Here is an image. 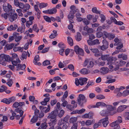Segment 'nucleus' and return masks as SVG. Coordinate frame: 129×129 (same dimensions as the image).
Returning a JSON list of instances; mask_svg holds the SVG:
<instances>
[{
	"instance_id": "obj_1",
	"label": "nucleus",
	"mask_w": 129,
	"mask_h": 129,
	"mask_svg": "<svg viewBox=\"0 0 129 129\" xmlns=\"http://www.w3.org/2000/svg\"><path fill=\"white\" fill-rule=\"evenodd\" d=\"M106 107L107 110H103L101 112L102 115H112L115 113H112L111 112L116 109L115 107L111 105H106Z\"/></svg>"
},
{
	"instance_id": "obj_2",
	"label": "nucleus",
	"mask_w": 129,
	"mask_h": 129,
	"mask_svg": "<svg viewBox=\"0 0 129 129\" xmlns=\"http://www.w3.org/2000/svg\"><path fill=\"white\" fill-rule=\"evenodd\" d=\"M122 118L120 116L117 117V120L110 123V125L112 127H114L113 129H119L120 126L119 124L122 122Z\"/></svg>"
},
{
	"instance_id": "obj_3",
	"label": "nucleus",
	"mask_w": 129,
	"mask_h": 129,
	"mask_svg": "<svg viewBox=\"0 0 129 129\" xmlns=\"http://www.w3.org/2000/svg\"><path fill=\"white\" fill-rule=\"evenodd\" d=\"M87 101V99L85 96L83 94H80L79 95L77 98L78 104L80 106H83L84 103H86Z\"/></svg>"
},
{
	"instance_id": "obj_4",
	"label": "nucleus",
	"mask_w": 129,
	"mask_h": 129,
	"mask_svg": "<svg viewBox=\"0 0 129 129\" xmlns=\"http://www.w3.org/2000/svg\"><path fill=\"white\" fill-rule=\"evenodd\" d=\"M94 65L93 62L88 59L86 58L83 63V66L84 67L89 69L92 67Z\"/></svg>"
},
{
	"instance_id": "obj_5",
	"label": "nucleus",
	"mask_w": 129,
	"mask_h": 129,
	"mask_svg": "<svg viewBox=\"0 0 129 129\" xmlns=\"http://www.w3.org/2000/svg\"><path fill=\"white\" fill-rule=\"evenodd\" d=\"M0 59L2 60L10 62L13 60V58H11L9 55L3 54H1L0 56Z\"/></svg>"
},
{
	"instance_id": "obj_6",
	"label": "nucleus",
	"mask_w": 129,
	"mask_h": 129,
	"mask_svg": "<svg viewBox=\"0 0 129 129\" xmlns=\"http://www.w3.org/2000/svg\"><path fill=\"white\" fill-rule=\"evenodd\" d=\"M108 118L106 117L105 118L101 119L99 121V123L100 124L102 123L103 126L104 127H106L109 123V121L108 120Z\"/></svg>"
},
{
	"instance_id": "obj_7",
	"label": "nucleus",
	"mask_w": 129,
	"mask_h": 129,
	"mask_svg": "<svg viewBox=\"0 0 129 129\" xmlns=\"http://www.w3.org/2000/svg\"><path fill=\"white\" fill-rule=\"evenodd\" d=\"M58 114V111L57 110H55L49 113L47 117L48 119L56 118V116Z\"/></svg>"
},
{
	"instance_id": "obj_8",
	"label": "nucleus",
	"mask_w": 129,
	"mask_h": 129,
	"mask_svg": "<svg viewBox=\"0 0 129 129\" xmlns=\"http://www.w3.org/2000/svg\"><path fill=\"white\" fill-rule=\"evenodd\" d=\"M57 10L56 8H54L50 10L44 11L43 12L44 13H46L49 14H55Z\"/></svg>"
},
{
	"instance_id": "obj_9",
	"label": "nucleus",
	"mask_w": 129,
	"mask_h": 129,
	"mask_svg": "<svg viewBox=\"0 0 129 129\" xmlns=\"http://www.w3.org/2000/svg\"><path fill=\"white\" fill-rule=\"evenodd\" d=\"M40 109L42 112H44L45 113L48 112L50 110V107L49 105H48V107H44L43 106H41L39 107Z\"/></svg>"
},
{
	"instance_id": "obj_10",
	"label": "nucleus",
	"mask_w": 129,
	"mask_h": 129,
	"mask_svg": "<svg viewBox=\"0 0 129 129\" xmlns=\"http://www.w3.org/2000/svg\"><path fill=\"white\" fill-rule=\"evenodd\" d=\"M104 35L106 38H108L110 40H111L115 37L114 34L108 33L106 31H104Z\"/></svg>"
},
{
	"instance_id": "obj_11",
	"label": "nucleus",
	"mask_w": 129,
	"mask_h": 129,
	"mask_svg": "<svg viewBox=\"0 0 129 129\" xmlns=\"http://www.w3.org/2000/svg\"><path fill=\"white\" fill-rule=\"evenodd\" d=\"M128 106L125 105H122L119 106L117 109V111L118 112H121L126 109Z\"/></svg>"
},
{
	"instance_id": "obj_12",
	"label": "nucleus",
	"mask_w": 129,
	"mask_h": 129,
	"mask_svg": "<svg viewBox=\"0 0 129 129\" xmlns=\"http://www.w3.org/2000/svg\"><path fill=\"white\" fill-rule=\"evenodd\" d=\"M26 68V66L25 64L22 65L20 64H18L16 67V70L17 71L20 70H25Z\"/></svg>"
},
{
	"instance_id": "obj_13",
	"label": "nucleus",
	"mask_w": 129,
	"mask_h": 129,
	"mask_svg": "<svg viewBox=\"0 0 129 129\" xmlns=\"http://www.w3.org/2000/svg\"><path fill=\"white\" fill-rule=\"evenodd\" d=\"M17 28L18 26L17 24H15L14 26L13 25H11L8 27L7 29L8 31H10L12 30H14Z\"/></svg>"
},
{
	"instance_id": "obj_14",
	"label": "nucleus",
	"mask_w": 129,
	"mask_h": 129,
	"mask_svg": "<svg viewBox=\"0 0 129 129\" xmlns=\"http://www.w3.org/2000/svg\"><path fill=\"white\" fill-rule=\"evenodd\" d=\"M11 16L9 18V20L11 22H12L13 21L16 20L17 17V15L16 13H14L12 15H10Z\"/></svg>"
},
{
	"instance_id": "obj_15",
	"label": "nucleus",
	"mask_w": 129,
	"mask_h": 129,
	"mask_svg": "<svg viewBox=\"0 0 129 129\" xmlns=\"http://www.w3.org/2000/svg\"><path fill=\"white\" fill-rule=\"evenodd\" d=\"M126 63L125 61L121 60L116 61L115 64L118 66H121L124 65Z\"/></svg>"
},
{
	"instance_id": "obj_16",
	"label": "nucleus",
	"mask_w": 129,
	"mask_h": 129,
	"mask_svg": "<svg viewBox=\"0 0 129 129\" xmlns=\"http://www.w3.org/2000/svg\"><path fill=\"white\" fill-rule=\"evenodd\" d=\"M87 80V79L86 78H80V85H82L84 84H86Z\"/></svg>"
},
{
	"instance_id": "obj_17",
	"label": "nucleus",
	"mask_w": 129,
	"mask_h": 129,
	"mask_svg": "<svg viewBox=\"0 0 129 129\" xmlns=\"http://www.w3.org/2000/svg\"><path fill=\"white\" fill-rule=\"evenodd\" d=\"M15 111L17 113H19L20 117H22L24 111L22 110L21 108H17L15 109Z\"/></svg>"
},
{
	"instance_id": "obj_18",
	"label": "nucleus",
	"mask_w": 129,
	"mask_h": 129,
	"mask_svg": "<svg viewBox=\"0 0 129 129\" xmlns=\"http://www.w3.org/2000/svg\"><path fill=\"white\" fill-rule=\"evenodd\" d=\"M76 40L77 41H80L82 39V37L80 33L77 32V35L75 36Z\"/></svg>"
},
{
	"instance_id": "obj_19",
	"label": "nucleus",
	"mask_w": 129,
	"mask_h": 129,
	"mask_svg": "<svg viewBox=\"0 0 129 129\" xmlns=\"http://www.w3.org/2000/svg\"><path fill=\"white\" fill-rule=\"evenodd\" d=\"M101 70H102V73L104 74L107 73L109 71V69L107 67H102L101 68Z\"/></svg>"
},
{
	"instance_id": "obj_20",
	"label": "nucleus",
	"mask_w": 129,
	"mask_h": 129,
	"mask_svg": "<svg viewBox=\"0 0 129 129\" xmlns=\"http://www.w3.org/2000/svg\"><path fill=\"white\" fill-rule=\"evenodd\" d=\"M88 71L89 70L86 69L84 68L82 69L81 71H80V72L82 74H86L89 73V72Z\"/></svg>"
},
{
	"instance_id": "obj_21",
	"label": "nucleus",
	"mask_w": 129,
	"mask_h": 129,
	"mask_svg": "<svg viewBox=\"0 0 129 129\" xmlns=\"http://www.w3.org/2000/svg\"><path fill=\"white\" fill-rule=\"evenodd\" d=\"M76 53L78 55H80L81 56H83L84 55V51L82 49H80L79 51H77V49H76Z\"/></svg>"
},
{
	"instance_id": "obj_22",
	"label": "nucleus",
	"mask_w": 129,
	"mask_h": 129,
	"mask_svg": "<svg viewBox=\"0 0 129 129\" xmlns=\"http://www.w3.org/2000/svg\"><path fill=\"white\" fill-rule=\"evenodd\" d=\"M68 44L71 46H72L73 45V39L71 37H68Z\"/></svg>"
},
{
	"instance_id": "obj_23",
	"label": "nucleus",
	"mask_w": 129,
	"mask_h": 129,
	"mask_svg": "<svg viewBox=\"0 0 129 129\" xmlns=\"http://www.w3.org/2000/svg\"><path fill=\"white\" fill-rule=\"evenodd\" d=\"M38 116L37 115H35L33 118L30 121L32 122V123H35L36 122L38 119Z\"/></svg>"
},
{
	"instance_id": "obj_24",
	"label": "nucleus",
	"mask_w": 129,
	"mask_h": 129,
	"mask_svg": "<svg viewBox=\"0 0 129 129\" xmlns=\"http://www.w3.org/2000/svg\"><path fill=\"white\" fill-rule=\"evenodd\" d=\"M47 126L46 123L45 122L42 123L38 129H46Z\"/></svg>"
},
{
	"instance_id": "obj_25",
	"label": "nucleus",
	"mask_w": 129,
	"mask_h": 129,
	"mask_svg": "<svg viewBox=\"0 0 129 129\" xmlns=\"http://www.w3.org/2000/svg\"><path fill=\"white\" fill-rule=\"evenodd\" d=\"M23 47H15L13 48V50L15 52H16L18 51H21L22 52L23 50Z\"/></svg>"
},
{
	"instance_id": "obj_26",
	"label": "nucleus",
	"mask_w": 129,
	"mask_h": 129,
	"mask_svg": "<svg viewBox=\"0 0 129 129\" xmlns=\"http://www.w3.org/2000/svg\"><path fill=\"white\" fill-rule=\"evenodd\" d=\"M48 5L47 3H41L39 4V7L41 9L42 8H43L47 7Z\"/></svg>"
},
{
	"instance_id": "obj_27",
	"label": "nucleus",
	"mask_w": 129,
	"mask_h": 129,
	"mask_svg": "<svg viewBox=\"0 0 129 129\" xmlns=\"http://www.w3.org/2000/svg\"><path fill=\"white\" fill-rule=\"evenodd\" d=\"M92 12L93 13H95L96 14H100V11L97 10V8L96 7H94L92 9Z\"/></svg>"
},
{
	"instance_id": "obj_28",
	"label": "nucleus",
	"mask_w": 129,
	"mask_h": 129,
	"mask_svg": "<svg viewBox=\"0 0 129 129\" xmlns=\"http://www.w3.org/2000/svg\"><path fill=\"white\" fill-rule=\"evenodd\" d=\"M123 116L125 120H129V112H125L123 114Z\"/></svg>"
},
{
	"instance_id": "obj_29",
	"label": "nucleus",
	"mask_w": 129,
	"mask_h": 129,
	"mask_svg": "<svg viewBox=\"0 0 129 129\" xmlns=\"http://www.w3.org/2000/svg\"><path fill=\"white\" fill-rule=\"evenodd\" d=\"M109 56V55H101V58L103 60H107V61Z\"/></svg>"
},
{
	"instance_id": "obj_30",
	"label": "nucleus",
	"mask_w": 129,
	"mask_h": 129,
	"mask_svg": "<svg viewBox=\"0 0 129 129\" xmlns=\"http://www.w3.org/2000/svg\"><path fill=\"white\" fill-rule=\"evenodd\" d=\"M77 118L75 117H72L70 119V122L71 123H73L76 121Z\"/></svg>"
},
{
	"instance_id": "obj_31",
	"label": "nucleus",
	"mask_w": 129,
	"mask_h": 129,
	"mask_svg": "<svg viewBox=\"0 0 129 129\" xmlns=\"http://www.w3.org/2000/svg\"><path fill=\"white\" fill-rule=\"evenodd\" d=\"M96 98L98 99L101 100L102 99H104L105 98V97L103 95L99 94L96 95Z\"/></svg>"
},
{
	"instance_id": "obj_32",
	"label": "nucleus",
	"mask_w": 129,
	"mask_h": 129,
	"mask_svg": "<svg viewBox=\"0 0 129 129\" xmlns=\"http://www.w3.org/2000/svg\"><path fill=\"white\" fill-rule=\"evenodd\" d=\"M85 111V109L82 108V109L79 110H76L75 113H77L79 114H81L83 113Z\"/></svg>"
},
{
	"instance_id": "obj_33",
	"label": "nucleus",
	"mask_w": 129,
	"mask_h": 129,
	"mask_svg": "<svg viewBox=\"0 0 129 129\" xmlns=\"http://www.w3.org/2000/svg\"><path fill=\"white\" fill-rule=\"evenodd\" d=\"M118 46L116 48L117 49H120L123 47V45L122 43L120 42L118 43Z\"/></svg>"
},
{
	"instance_id": "obj_34",
	"label": "nucleus",
	"mask_w": 129,
	"mask_h": 129,
	"mask_svg": "<svg viewBox=\"0 0 129 129\" xmlns=\"http://www.w3.org/2000/svg\"><path fill=\"white\" fill-rule=\"evenodd\" d=\"M69 124L68 122H66L63 124L62 126L63 129H66L69 126Z\"/></svg>"
},
{
	"instance_id": "obj_35",
	"label": "nucleus",
	"mask_w": 129,
	"mask_h": 129,
	"mask_svg": "<svg viewBox=\"0 0 129 129\" xmlns=\"http://www.w3.org/2000/svg\"><path fill=\"white\" fill-rule=\"evenodd\" d=\"M101 18V21L102 23H103L106 20V18L105 16L103 14H101L100 15Z\"/></svg>"
},
{
	"instance_id": "obj_36",
	"label": "nucleus",
	"mask_w": 129,
	"mask_h": 129,
	"mask_svg": "<svg viewBox=\"0 0 129 129\" xmlns=\"http://www.w3.org/2000/svg\"><path fill=\"white\" fill-rule=\"evenodd\" d=\"M1 102L5 103L7 104H10V102H9V99H7L6 98L2 100Z\"/></svg>"
},
{
	"instance_id": "obj_37",
	"label": "nucleus",
	"mask_w": 129,
	"mask_h": 129,
	"mask_svg": "<svg viewBox=\"0 0 129 129\" xmlns=\"http://www.w3.org/2000/svg\"><path fill=\"white\" fill-rule=\"evenodd\" d=\"M74 17V15L73 13H71L70 12L69 14L68 15V18L70 20L73 19Z\"/></svg>"
},
{
	"instance_id": "obj_38",
	"label": "nucleus",
	"mask_w": 129,
	"mask_h": 129,
	"mask_svg": "<svg viewBox=\"0 0 129 129\" xmlns=\"http://www.w3.org/2000/svg\"><path fill=\"white\" fill-rule=\"evenodd\" d=\"M7 88L4 85H2L1 87H0V92H2L5 91Z\"/></svg>"
},
{
	"instance_id": "obj_39",
	"label": "nucleus",
	"mask_w": 129,
	"mask_h": 129,
	"mask_svg": "<svg viewBox=\"0 0 129 129\" xmlns=\"http://www.w3.org/2000/svg\"><path fill=\"white\" fill-rule=\"evenodd\" d=\"M15 46V44L12 43L10 45H7V48L8 50H10L12 49Z\"/></svg>"
},
{
	"instance_id": "obj_40",
	"label": "nucleus",
	"mask_w": 129,
	"mask_h": 129,
	"mask_svg": "<svg viewBox=\"0 0 129 129\" xmlns=\"http://www.w3.org/2000/svg\"><path fill=\"white\" fill-rule=\"evenodd\" d=\"M102 43L103 44V45L106 46L108 47L109 45L108 42L105 39L103 40L102 41Z\"/></svg>"
},
{
	"instance_id": "obj_41",
	"label": "nucleus",
	"mask_w": 129,
	"mask_h": 129,
	"mask_svg": "<svg viewBox=\"0 0 129 129\" xmlns=\"http://www.w3.org/2000/svg\"><path fill=\"white\" fill-rule=\"evenodd\" d=\"M58 45V47L61 48V49H64V48L66 47L62 43H60Z\"/></svg>"
},
{
	"instance_id": "obj_42",
	"label": "nucleus",
	"mask_w": 129,
	"mask_h": 129,
	"mask_svg": "<svg viewBox=\"0 0 129 129\" xmlns=\"http://www.w3.org/2000/svg\"><path fill=\"white\" fill-rule=\"evenodd\" d=\"M33 23V21H31L30 20L27 21L26 23V26L28 27H29L30 25H31Z\"/></svg>"
},
{
	"instance_id": "obj_43",
	"label": "nucleus",
	"mask_w": 129,
	"mask_h": 129,
	"mask_svg": "<svg viewBox=\"0 0 129 129\" xmlns=\"http://www.w3.org/2000/svg\"><path fill=\"white\" fill-rule=\"evenodd\" d=\"M27 53L25 51L23 52L21 57H22L23 59H26L27 57Z\"/></svg>"
},
{
	"instance_id": "obj_44",
	"label": "nucleus",
	"mask_w": 129,
	"mask_h": 129,
	"mask_svg": "<svg viewBox=\"0 0 129 129\" xmlns=\"http://www.w3.org/2000/svg\"><path fill=\"white\" fill-rule=\"evenodd\" d=\"M18 7L21 9H23L25 8V5L22 3L20 2Z\"/></svg>"
},
{
	"instance_id": "obj_45",
	"label": "nucleus",
	"mask_w": 129,
	"mask_h": 129,
	"mask_svg": "<svg viewBox=\"0 0 129 129\" xmlns=\"http://www.w3.org/2000/svg\"><path fill=\"white\" fill-rule=\"evenodd\" d=\"M66 108L71 111H73L74 110V108L73 106L68 104L67 105Z\"/></svg>"
},
{
	"instance_id": "obj_46",
	"label": "nucleus",
	"mask_w": 129,
	"mask_h": 129,
	"mask_svg": "<svg viewBox=\"0 0 129 129\" xmlns=\"http://www.w3.org/2000/svg\"><path fill=\"white\" fill-rule=\"evenodd\" d=\"M96 37L98 38H100L103 36V33L101 31L98 32L96 33Z\"/></svg>"
},
{
	"instance_id": "obj_47",
	"label": "nucleus",
	"mask_w": 129,
	"mask_h": 129,
	"mask_svg": "<svg viewBox=\"0 0 129 129\" xmlns=\"http://www.w3.org/2000/svg\"><path fill=\"white\" fill-rule=\"evenodd\" d=\"M105 27L104 25H103L102 26H100L97 29V31L98 32L101 31L103 29H105Z\"/></svg>"
},
{
	"instance_id": "obj_48",
	"label": "nucleus",
	"mask_w": 129,
	"mask_h": 129,
	"mask_svg": "<svg viewBox=\"0 0 129 129\" xmlns=\"http://www.w3.org/2000/svg\"><path fill=\"white\" fill-rule=\"evenodd\" d=\"M64 111L63 110H60L59 113L58 114L59 117L60 118L64 114Z\"/></svg>"
},
{
	"instance_id": "obj_49",
	"label": "nucleus",
	"mask_w": 129,
	"mask_h": 129,
	"mask_svg": "<svg viewBox=\"0 0 129 129\" xmlns=\"http://www.w3.org/2000/svg\"><path fill=\"white\" fill-rule=\"evenodd\" d=\"M37 28V24H35L33 28V30L36 31L37 32H38L39 31V29H38Z\"/></svg>"
},
{
	"instance_id": "obj_50",
	"label": "nucleus",
	"mask_w": 129,
	"mask_h": 129,
	"mask_svg": "<svg viewBox=\"0 0 129 129\" xmlns=\"http://www.w3.org/2000/svg\"><path fill=\"white\" fill-rule=\"evenodd\" d=\"M43 65L44 66L50 64H51L50 61L48 60H46L44 61L43 62Z\"/></svg>"
},
{
	"instance_id": "obj_51",
	"label": "nucleus",
	"mask_w": 129,
	"mask_h": 129,
	"mask_svg": "<svg viewBox=\"0 0 129 129\" xmlns=\"http://www.w3.org/2000/svg\"><path fill=\"white\" fill-rule=\"evenodd\" d=\"M13 83L12 79H10L9 81L6 83V84L9 86L11 87Z\"/></svg>"
},
{
	"instance_id": "obj_52",
	"label": "nucleus",
	"mask_w": 129,
	"mask_h": 129,
	"mask_svg": "<svg viewBox=\"0 0 129 129\" xmlns=\"http://www.w3.org/2000/svg\"><path fill=\"white\" fill-rule=\"evenodd\" d=\"M83 22L86 25H88L89 23V21L86 18H84L83 19Z\"/></svg>"
},
{
	"instance_id": "obj_53",
	"label": "nucleus",
	"mask_w": 129,
	"mask_h": 129,
	"mask_svg": "<svg viewBox=\"0 0 129 129\" xmlns=\"http://www.w3.org/2000/svg\"><path fill=\"white\" fill-rule=\"evenodd\" d=\"M99 48H100V49L103 51H104L105 50L107 49L108 47L104 45L102 46H100Z\"/></svg>"
},
{
	"instance_id": "obj_54",
	"label": "nucleus",
	"mask_w": 129,
	"mask_h": 129,
	"mask_svg": "<svg viewBox=\"0 0 129 129\" xmlns=\"http://www.w3.org/2000/svg\"><path fill=\"white\" fill-rule=\"evenodd\" d=\"M9 99L10 103L11 102H14L16 100V98L14 96H12Z\"/></svg>"
},
{
	"instance_id": "obj_55",
	"label": "nucleus",
	"mask_w": 129,
	"mask_h": 129,
	"mask_svg": "<svg viewBox=\"0 0 129 129\" xmlns=\"http://www.w3.org/2000/svg\"><path fill=\"white\" fill-rule=\"evenodd\" d=\"M44 19L47 21L49 22H51L50 18L48 16H44Z\"/></svg>"
},
{
	"instance_id": "obj_56",
	"label": "nucleus",
	"mask_w": 129,
	"mask_h": 129,
	"mask_svg": "<svg viewBox=\"0 0 129 129\" xmlns=\"http://www.w3.org/2000/svg\"><path fill=\"white\" fill-rule=\"evenodd\" d=\"M14 5L18 7L20 3L18 1V0H14Z\"/></svg>"
},
{
	"instance_id": "obj_57",
	"label": "nucleus",
	"mask_w": 129,
	"mask_h": 129,
	"mask_svg": "<svg viewBox=\"0 0 129 129\" xmlns=\"http://www.w3.org/2000/svg\"><path fill=\"white\" fill-rule=\"evenodd\" d=\"M129 94L128 90H125L123 91L122 93V96H125Z\"/></svg>"
},
{
	"instance_id": "obj_58",
	"label": "nucleus",
	"mask_w": 129,
	"mask_h": 129,
	"mask_svg": "<svg viewBox=\"0 0 129 129\" xmlns=\"http://www.w3.org/2000/svg\"><path fill=\"white\" fill-rule=\"evenodd\" d=\"M70 117V116L69 115H67L63 119L65 122H68L67 121L69 119Z\"/></svg>"
},
{
	"instance_id": "obj_59",
	"label": "nucleus",
	"mask_w": 129,
	"mask_h": 129,
	"mask_svg": "<svg viewBox=\"0 0 129 129\" xmlns=\"http://www.w3.org/2000/svg\"><path fill=\"white\" fill-rule=\"evenodd\" d=\"M19 105V103L17 102H15L13 105V107L15 108H17Z\"/></svg>"
},
{
	"instance_id": "obj_60",
	"label": "nucleus",
	"mask_w": 129,
	"mask_h": 129,
	"mask_svg": "<svg viewBox=\"0 0 129 129\" xmlns=\"http://www.w3.org/2000/svg\"><path fill=\"white\" fill-rule=\"evenodd\" d=\"M92 52L94 53H97L99 52L97 48L90 49Z\"/></svg>"
},
{
	"instance_id": "obj_61",
	"label": "nucleus",
	"mask_w": 129,
	"mask_h": 129,
	"mask_svg": "<svg viewBox=\"0 0 129 129\" xmlns=\"http://www.w3.org/2000/svg\"><path fill=\"white\" fill-rule=\"evenodd\" d=\"M22 38V37L21 36H18L16 38L15 41L17 42L19 41Z\"/></svg>"
},
{
	"instance_id": "obj_62",
	"label": "nucleus",
	"mask_w": 129,
	"mask_h": 129,
	"mask_svg": "<svg viewBox=\"0 0 129 129\" xmlns=\"http://www.w3.org/2000/svg\"><path fill=\"white\" fill-rule=\"evenodd\" d=\"M50 121L52 123L54 124H55V122H56L57 120H56V118H50Z\"/></svg>"
},
{
	"instance_id": "obj_63",
	"label": "nucleus",
	"mask_w": 129,
	"mask_h": 129,
	"mask_svg": "<svg viewBox=\"0 0 129 129\" xmlns=\"http://www.w3.org/2000/svg\"><path fill=\"white\" fill-rule=\"evenodd\" d=\"M73 25L71 23L68 26V28L71 30H72V31H74V30L73 29Z\"/></svg>"
},
{
	"instance_id": "obj_64",
	"label": "nucleus",
	"mask_w": 129,
	"mask_h": 129,
	"mask_svg": "<svg viewBox=\"0 0 129 129\" xmlns=\"http://www.w3.org/2000/svg\"><path fill=\"white\" fill-rule=\"evenodd\" d=\"M78 126L77 124L76 123H74L73 125L71 127V129H77Z\"/></svg>"
}]
</instances>
